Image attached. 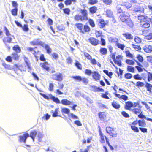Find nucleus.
I'll return each instance as SVG.
<instances>
[{
  "mask_svg": "<svg viewBox=\"0 0 152 152\" xmlns=\"http://www.w3.org/2000/svg\"><path fill=\"white\" fill-rule=\"evenodd\" d=\"M63 76L62 74L58 72L55 74L51 75V78L54 80L57 81H61L63 79Z\"/></svg>",
  "mask_w": 152,
  "mask_h": 152,
  "instance_id": "nucleus-1",
  "label": "nucleus"
},
{
  "mask_svg": "<svg viewBox=\"0 0 152 152\" xmlns=\"http://www.w3.org/2000/svg\"><path fill=\"white\" fill-rule=\"evenodd\" d=\"M130 17L129 14L126 12H124L122 13L120 16V18L121 21L123 22H124L129 19Z\"/></svg>",
  "mask_w": 152,
  "mask_h": 152,
  "instance_id": "nucleus-2",
  "label": "nucleus"
},
{
  "mask_svg": "<svg viewBox=\"0 0 152 152\" xmlns=\"http://www.w3.org/2000/svg\"><path fill=\"white\" fill-rule=\"evenodd\" d=\"M71 77L77 81H82L83 82L86 84H88V80L87 79L85 78H82L80 76H72Z\"/></svg>",
  "mask_w": 152,
  "mask_h": 152,
  "instance_id": "nucleus-3",
  "label": "nucleus"
},
{
  "mask_svg": "<svg viewBox=\"0 0 152 152\" xmlns=\"http://www.w3.org/2000/svg\"><path fill=\"white\" fill-rule=\"evenodd\" d=\"M107 132L110 136L113 137H116L117 134L115 131H114L113 129L110 127H107L106 128Z\"/></svg>",
  "mask_w": 152,
  "mask_h": 152,
  "instance_id": "nucleus-4",
  "label": "nucleus"
},
{
  "mask_svg": "<svg viewBox=\"0 0 152 152\" xmlns=\"http://www.w3.org/2000/svg\"><path fill=\"white\" fill-rule=\"evenodd\" d=\"M29 137V134L28 133H26L23 135L19 136V141L20 142H23L25 143L26 142L27 138Z\"/></svg>",
  "mask_w": 152,
  "mask_h": 152,
  "instance_id": "nucleus-5",
  "label": "nucleus"
},
{
  "mask_svg": "<svg viewBox=\"0 0 152 152\" xmlns=\"http://www.w3.org/2000/svg\"><path fill=\"white\" fill-rule=\"evenodd\" d=\"M44 42L39 40V39H35L31 42V44L34 45H40L42 46V45Z\"/></svg>",
  "mask_w": 152,
  "mask_h": 152,
  "instance_id": "nucleus-6",
  "label": "nucleus"
},
{
  "mask_svg": "<svg viewBox=\"0 0 152 152\" xmlns=\"http://www.w3.org/2000/svg\"><path fill=\"white\" fill-rule=\"evenodd\" d=\"M92 76L93 78L95 81L99 80L100 78V75L96 71H94L92 72Z\"/></svg>",
  "mask_w": 152,
  "mask_h": 152,
  "instance_id": "nucleus-7",
  "label": "nucleus"
},
{
  "mask_svg": "<svg viewBox=\"0 0 152 152\" xmlns=\"http://www.w3.org/2000/svg\"><path fill=\"white\" fill-rule=\"evenodd\" d=\"M143 50L146 53H150L152 51V46L150 45H146L143 47Z\"/></svg>",
  "mask_w": 152,
  "mask_h": 152,
  "instance_id": "nucleus-8",
  "label": "nucleus"
},
{
  "mask_svg": "<svg viewBox=\"0 0 152 152\" xmlns=\"http://www.w3.org/2000/svg\"><path fill=\"white\" fill-rule=\"evenodd\" d=\"M90 43L93 45L96 46L99 44V40L93 37H91L89 39Z\"/></svg>",
  "mask_w": 152,
  "mask_h": 152,
  "instance_id": "nucleus-9",
  "label": "nucleus"
},
{
  "mask_svg": "<svg viewBox=\"0 0 152 152\" xmlns=\"http://www.w3.org/2000/svg\"><path fill=\"white\" fill-rule=\"evenodd\" d=\"M150 26V25L149 23L146 22V21H140V26L141 27L147 28L149 27Z\"/></svg>",
  "mask_w": 152,
  "mask_h": 152,
  "instance_id": "nucleus-10",
  "label": "nucleus"
},
{
  "mask_svg": "<svg viewBox=\"0 0 152 152\" xmlns=\"http://www.w3.org/2000/svg\"><path fill=\"white\" fill-rule=\"evenodd\" d=\"M42 47L45 48L48 53L50 54L51 53L52 50L48 45L44 43L42 45Z\"/></svg>",
  "mask_w": 152,
  "mask_h": 152,
  "instance_id": "nucleus-11",
  "label": "nucleus"
},
{
  "mask_svg": "<svg viewBox=\"0 0 152 152\" xmlns=\"http://www.w3.org/2000/svg\"><path fill=\"white\" fill-rule=\"evenodd\" d=\"M90 87L91 90L94 91H104V89L99 87H97L95 86H91Z\"/></svg>",
  "mask_w": 152,
  "mask_h": 152,
  "instance_id": "nucleus-12",
  "label": "nucleus"
},
{
  "mask_svg": "<svg viewBox=\"0 0 152 152\" xmlns=\"http://www.w3.org/2000/svg\"><path fill=\"white\" fill-rule=\"evenodd\" d=\"M73 103V102L70 101L66 99H64L61 100V103L64 105H71Z\"/></svg>",
  "mask_w": 152,
  "mask_h": 152,
  "instance_id": "nucleus-13",
  "label": "nucleus"
},
{
  "mask_svg": "<svg viewBox=\"0 0 152 152\" xmlns=\"http://www.w3.org/2000/svg\"><path fill=\"white\" fill-rule=\"evenodd\" d=\"M133 106V104L130 101H128L126 103L125 108L126 109L129 110Z\"/></svg>",
  "mask_w": 152,
  "mask_h": 152,
  "instance_id": "nucleus-14",
  "label": "nucleus"
},
{
  "mask_svg": "<svg viewBox=\"0 0 152 152\" xmlns=\"http://www.w3.org/2000/svg\"><path fill=\"white\" fill-rule=\"evenodd\" d=\"M144 10V8L142 7L137 8L136 7H134V10L137 13H143Z\"/></svg>",
  "mask_w": 152,
  "mask_h": 152,
  "instance_id": "nucleus-15",
  "label": "nucleus"
},
{
  "mask_svg": "<svg viewBox=\"0 0 152 152\" xmlns=\"http://www.w3.org/2000/svg\"><path fill=\"white\" fill-rule=\"evenodd\" d=\"M48 65V63L46 62H45L44 63H41L40 64V65L41 66L47 71H48L49 69Z\"/></svg>",
  "mask_w": 152,
  "mask_h": 152,
  "instance_id": "nucleus-16",
  "label": "nucleus"
},
{
  "mask_svg": "<svg viewBox=\"0 0 152 152\" xmlns=\"http://www.w3.org/2000/svg\"><path fill=\"white\" fill-rule=\"evenodd\" d=\"M81 12L83 15V16H82L83 17V19H84L85 20H87V11L85 10H81Z\"/></svg>",
  "mask_w": 152,
  "mask_h": 152,
  "instance_id": "nucleus-17",
  "label": "nucleus"
},
{
  "mask_svg": "<svg viewBox=\"0 0 152 152\" xmlns=\"http://www.w3.org/2000/svg\"><path fill=\"white\" fill-rule=\"evenodd\" d=\"M123 35L127 39H133V36L131 34L128 33L123 34Z\"/></svg>",
  "mask_w": 152,
  "mask_h": 152,
  "instance_id": "nucleus-18",
  "label": "nucleus"
},
{
  "mask_svg": "<svg viewBox=\"0 0 152 152\" xmlns=\"http://www.w3.org/2000/svg\"><path fill=\"white\" fill-rule=\"evenodd\" d=\"M37 134V132L35 130H34L30 132V135L29 137L32 138L33 141H34V138L36 137V135Z\"/></svg>",
  "mask_w": 152,
  "mask_h": 152,
  "instance_id": "nucleus-19",
  "label": "nucleus"
},
{
  "mask_svg": "<svg viewBox=\"0 0 152 152\" xmlns=\"http://www.w3.org/2000/svg\"><path fill=\"white\" fill-rule=\"evenodd\" d=\"M99 116L101 120L104 121L105 120L106 115L104 112H100L99 113Z\"/></svg>",
  "mask_w": 152,
  "mask_h": 152,
  "instance_id": "nucleus-20",
  "label": "nucleus"
},
{
  "mask_svg": "<svg viewBox=\"0 0 152 152\" xmlns=\"http://www.w3.org/2000/svg\"><path fill=\"white\" fill-rule=\"evenodd\" d=\"M124 22L129 27H132L133 26V23L130 18L125 21Z\"/></svg>",
  "mask_w": 152,
  "mask_h": 152,
  "instance_id": "nucleus-21",
  "label": "nucleus"
},
{
  "mask_svg": "<svg viewBox=\"0 0 152 152\" xmlns=\"http://www.w3.org/2000/svg\"><path fill=\"white\" fill-rule=\"evenodd\" d=\"M51 97L50 99L52 100L54 102H55L57 103H60V101L59 99L57 97H55L52 96L51 94Z\"/></svg>",
  "mask_w": 152,
  "mask_h": 152,
  "instance_id": "nucleus-22",
  "label": "nucleus"
},
{
  "mask_svg": "<svg viewBox=\"0 0 152 152\" xmlns=\"http://www.w3.org/2000/svg\"><path fill=\"white\" fill-rule=\"evenodd\" d=\"M83 17L82 16L79 15H76L74 17V19L76 21H79L80 20L81 21L85 20L84 19H83Z\"/></svg>",
  "mask_w": 152,
  "mask_h": 152,
  "instance_id": "nucleus-23",
  "label": "nucleus"
},
{
  "mask_svg": "<svg viewBox=\"0 0 152 152\" xmlns=\"http://www.w3.org/2000/svg\"><path fill=\"white\" fill-rule=\"evenodd\" d=\"M112 106L116 109H119L120 107V105L115 102H113L112 103Z\"/></svg>",
  "mask_w": 152,
  "mask_h": 152,
  "instance_id": "nucleus-24",
  "label": "nucleus"
},
{
  "mask_svg": "<svg viewBox=\"0 0 152 152\" xmlns=\"http://www.w3.org/2000/svg\"><path fill=\"white\" fill-rule=\"evenodd\" d=\"M106 13L107 16L112 18L114 17L113 12L110 10H107L106 11Z\"/></svg>",
  "mask_w": 152,
  "mask_h": 152,
  "instance_id": "nucleus-25",
  "label": "nucleus"
},
{
  "mask_svg": "<svg viewBox=\"0 0 152 152\" xmlns=\"http://www.w3.org/2000/svg\"><path fill=\"white\" fill-rule=\"evenodd\" d=\"M13 50L15 51L16 53H18L20 52L21 50L20 47L18 45L14 46L13 48Z\"/></svg>",
  "mask_w": 152,
  "mask_h": 152,
  "instance_id": "nucleus-26",
  "label": "nucleus"
},
{
  "mask_svg": "<svg viewBox=\"0 0 152 152\" xmlns=\"http://www.w3.org/2000/svg\"><path fill=\"white\" fill-rule=\"evenodd\" d=\"M12 58L15 60H18L19 59V56L17 53H13L11 55Z\"/></svg>",
  "mask_w": 152,
  "mask_h": 152,
  "instance_id": "nucleus-27",
  "label": "nucleus"
},
{
  "mask_svg": "<svg viewBox=\"0 0 152 152\" xmlns=\"http://www.w3.org/2000/svg\"><path fill=\"white\" fill-rule=\"evenodd\" d=\"M3 40L4 43L6 42L10 43L12 40V38L10 37L9 36L7 37H5Z\"/></svg>",
  "mask_w": 152,
  "mask_h": 152,
  "instance_id": "nucleus-28",
  "label": "nucleus"
},
{
  "mask_svg": "<svg viewBox=\"0 0 152 152\" xmlns=\"http://www.w3.org/2000/svg\"><path fill=\"white\" fill-rule=\"evenodd\" d=\"M145 87L147 88V90L149 92H151V88H152V85L146 82L145 85Z\"/></svg>",
  "mask_w": 152,
  "mask_h": 152,
  "instance_id": "nucleus-29",
  "label": "nucleus"
},
{
  "mask_svg": "<svg viewBox=\"0 0 152 152\" xmlns=\"http://www.w3.org/2000/svg\"><path fill=\"white\" fill-rule=\"evenodd\" d=\"M97 10V8L95 6H94L90 8L89 11L92 14L95 13Z\"/></svg>",
  "mask_w": 152,
  "mask_h": 152,
  "instance_id": "nucleus-30",
  "label": "nucleus"
},
{
  "mask_svg": "<svg viewBox=\"0 0 152 152\" xmlns=\"http://www.w3.org/2000/svg\"><path fill=\"white\" fill-rule=\"evenodd\" d=\"M100 52L102 54L105 55L107 53V50L105 48H102L100 50Z\"/></svg>",
  "mask_w": 152,
  "mask_h": 152,
  "instance_id": "nucleus-31",
  "label": "nucleus"
},
{
  "mask_svg": "<svg viewBox=\"0 0 152 152\" xmlns=\"http://www.w3.org/2000/svg\"><path fill=\"white\" fill-rule=\"evenodd\" d=\"M99 25L100 27H104L105 25V23L103 20L100 19L99 20Z\"/></svg>",
  "mask_w": 152,
  "mask_h": 152,
  "instance_id": "nucleus-32",
  "label": "nucleus"
},
{
  "mask_svg": "<svg viewBox=\"0 0 152 152\" xmlns=\"http://www.w3.org/2000/svg\"><path fill=\"white\" fill-rule=\"evenodd\" d=\"M147 16L144 15H139L138 16V19L140 21H146V17Z\"/></svg>",
  "mask_w": 152,
  "mask_h": 152,
  "instance_id": "nucleus-33",
  "label": "nucleus"
},
{
  "mask_svg": "<svg viewBox=\"0 0 152 152\" xmlns=\"http://www.w3.org/2000/svg\"><path fill=\"white\" fill-rule=\"evenodd\" d=\"M75 26L80 31H82L83 28V25L80 23H76Z\"/></svg>",
  "mask_w": 152,
  "mask_h": 152,
  "instance_id": "nucleus-34",
  "label": "nucleus"
},
{
  "mask_svg": "<svg viewBox=\"0 0 152 152\" xmlns=\"http://www.w3.org/2000/svg\"><path fill=\"white\" fill-rule=\"evenodd\" d=\"M132 111L135 114H137L138 113H140L141 111L140 108L139 107L135 108L132 110Z\"/></svg>",
  "mask_w": 152,
  "mask_h": 152,
  "instance_id": "nucleus-35",
  "label": "nucleus"
},
{
  "mask_svg": "<svg viewBox=\"0 0 152 152\" xmlns=\"http://www.w3.org/2000/svg\"><path fill=\"white\" fill-rule=\"evenodd\" d=\"M138 123L139 124V125L140 126L145 127V122L144 121H143L139 120L138 121Z\"/></svg>",
  "mask_w": 152,
  "mask_h": 152,
  "instance_id": "nucleus-36",
  "label": "nucleus"
},
{
  "mask_svg": "<svg viewBox=\"0 0 152 152\" xmlns=\"http://www.w3.org/2000/svg\"><path fill=\"white\" fill-rule=\"evenodd\" d=\"M116 44L117 47L122 50H123L125 48V45L123 44L117 42Z\"/></svg>",
  "mask_w": 152,
  "mask_h": 152,
  "instance_id": "nucleus-37",
  "label": "nucleus"
},
{
  "mask_svg": "<svg viewBox=\"0 0 152 152\" xmlns=\"http://www.w3.org/2000/svg\"><path fill=\"white\" fill-rule=\"evenodd\" d=\"M61 112L65 113L68 114L70 112V110L66 108H63L61 109Z\"/></svg>",
  "mask_w": 152,
  "mask_h": 152,
  "instance_id": "nucleus-38",
  "label": "nucleus"
},
{
  "mask_svg": "<svg viewBox=\"0 0 152 152\" xmlns=\"http://www.w3.org/2000/svg\"><path fill=\"white\" fill-rule=\"evenodd\" d=\"M18 11V9L15 7V8L13 9L11 11V13L12 15L14 16L17 15V12Z\"/></svg>",
  "mask_w": 152,
  "mask_h": 152,
  "instance_id": "nucleus-39",
  "label": "nucleus"
},
{
  "mask_svg": "<svg viewBox=\"0 0 152 152\" xmlns=\"http://www.w3.org/2000/svg\"><path fill=\"white\" fill-rule=\"evenodd\" d=\"M58 109H55V110L54 111H52V112L53 114H52V116L53 117H56L57 116H58Z\"/></svg>",
  "mask_w": 152,
  "mask_h": 152,
  "instance_id": "nucleus-40",
  "label": "nucleus"
},
{
  "mask_svg": "<svg viewBox=\"0 0 152 152\" xmlns=\"http://www.w3.org/2000/svg\"><path fill=\"white\" fill-rule=\"evenodd\" d=\"M127 69L128 71L131 72H134V68L133 66H128Z\"/></svg>",
  "mask_w": 152,
  "mask_h": 152,
  "instance_id": "nucleus-41",
  "label": "nucleus"
},
{
  "mask_svg": "<svg viewBox=\"0 0 152 152\" xmlns=\"http://www.w3.org/2000/svg\"><path fill=\"white\" fill-rule=\"evenodd\" d=\"M124 77L126 79H129L132 78V75L129 73H127L125 74Z\"/></svg>",
  "mask_w": 152,
  "mask_h": 152,
  "instance_id": "nucleus-42",
  "label": "nucleus"
},
{
  "mask_svg": "<svg viewBox=\"0 0 152 152\" xmlns=\"http://www.w3.org/2000/svg\"><path fill=\"white\" fill-rule=\"evenodd\" d=\"M126 62L127 64L129 65H133L134 64V62L132 60L126 59Z\"/></svg>",
  "mask_w": 152,
  "mask_h": 152,
  "instance_id": "nucleus-43",
  "label": "nucleus"
},
{
  "mask_svg": "<svg viewBox=\"0 0 152 152\" xmlns=\"http://www.w3.org/2000/svg\"><path fill=\"white\" fill-rule=\"evenodd\" d=\"M75 66L79 69H82V66L80 64L79 62L77 61H76L75 63Z\"/></svg>",
  "mask_w": 152,
  "mask_h": 152,
  "instance_id": "nucleus-44",
  "label": "nucleus"
},
{
  "mask_svg": "<svg viewBox=\"0 0 152 152\" xmlns=\"http://www.w3.org/2000/svg\"><path fill=\"white\" fill-rule=\"evenodd\" d=\"M110 39L111 42L116 43L118 41V39L115 37H110Z\"/></svg>",
  "mask_w": 152,
  "mask_h": 152,
  "instance_id": "nucleus-45",
  "label": "nucleus"
},
{
  "mask_svg": "<svg viewBox=\"0 0 152 152\" xmlns=\"http://www.w3.org/2000/svg\"><path fill=\"white\" fill-rule=\"evenodd\" d=\"M22 28L23 30L25 31H27L28 30L29 28L27 24H24V26L23 27H21Z\"/></svg>",
  "mask_w": 152,
  "mask_h": 152,
  "instance_id": "nucleus-46",
  "label": "nucleus"
},
{
  "mask_svg": "<svg viewBox=\"0 0 152 152\" xmlns=\"http://www.w3.org/2000/svg\"><path fill=\"white\" fill-rule=\"evenodd\" d=\"M126 53L127 57L131 58H133V55L130 53L129 51L127 50L126 51Z\"/></svg>",
  "mask_w": 152,
  "mask_h": 152,
  "instance_id": "nucleus-47",
  "label": "nucleus"
},
{
  "mask_svg": "<svg viewBox=\"0 0 152 152\" xmlns=\"http://www.w3.org/2000/svg\"><path fill=\"white\" fill-rule=\"evenodd\" d=\"M133 77L136 80H141L142 79V77L138 74L134 75Z\"/></svg>",
  "mask_w": 152,
  "mask_h": 152,
  "instance_id": "nucleus-48",
  "label": "nucleus"
},
{
  "mask_svg": "<svg viewBox=\"0 0 152 152\" xmlns=\"http://www.w3.org/2000/svg\"><path fill=\"white\" fill-rule=\"evenodd\" d=\"M69 117H71L73 119H78L79 118L78 116L75 115L72 113H70L69 115Z\"/></svg>",
  "mask_w": 152,
  "mask_h": 152,
  "instance_id": "nucleus-49",
  "label": "nucleus"
},
{
  "mask_svg": "<svg viewBox=\"0 0 152 152\" xmlns=\"http://www.w3.org/2000/svg\"><path fill=\"white\" fill-rule=\"evenodd\" d=\"M84 55L87 59L89 60L91 59L92 58L91 56L88 53L84 52Z\"/></svg>",
  "mask_w": 152,
  "mask_h": 152,
  "instance_id": "nucleus-50",
  "label": "nucleus"
},
{
  "mask_svg": "<svg viewBox=\"0 0 152 152\" xmlns=\"http://www.w3.org/2000/svg\"><path fill=\"white\" fill-rule=\"evenodd\" d=\"M121 5H118L116 7V9L117 12L118 13H120L122 12V10L121 9Z\"/></svg>",
  "mask_w": 152,
  "mask_h": 152,
  "instance_id": "nucleus-51",
  "label": "nucleus"
},
{
  "mask_svg": "<svg viewBox=\"0 0 152 152\" xmlns=\"http://www.w3.org/2000/svg\"><path fill=\"white\" fill-rule=\"evenodd\" d=\"M144 86V84L142 82L138 81L136 83V86L138 87H142Z\"/></svg>",
  "mask_w": 152,
  "mask_h": 152,
  "instance_id": "nucleus-52",
  "label": "nucleus"
},
{
  "mask_svg": "<svg viewBox=\"0 0 152 152\" xmlns=\"http://www.w3.org/2000/svg\"><path fill=\"white\" fill-rule=\"evenodd\" d=\"M4 29L5 30V34L7 36L9 37L11 35L9 30L5 26L4 27Z\"/></svg>",
  "mask_w": 152,
  "mask_h": 152,
  "instance_id": "nucleus-53",
  "label": "nucleus"
},
{
  "mask_svg": "<svg viewBox=\"0 0 152 152\" xmlns=\"http://www.w3.org/2000/svg\"><path fill=\"white\" fill-rule=\"evenodd\" d=\"M131 128L133 130L136 132H138L139 131L138 127L136 126H131Z\"/></svg>",
  "mask_w": 152,
  "mask_h": 152,
  "instance_id": "nucleus-54",
  "label": "nucleus"
},
{
  "mask_svg": "<svg viewBox=\"0 0 152 152\" xmlns=\"http://www.w3.org/2000/svg\"><path fill=\"white\" fill-rule=\"evenodd\" d=\"M152 80V74L149 72L148 75V81H150Z\"/></svg>",
  "mask_w": 152,
  "mask_h": 152,
  "instance_id": "nucleus-55",
  "label": "nucleus"
},
{
  "mask_svg": "<svg viewBox=\"0 0 152 152\" xmlns=\"http://www.w3.org/2000/svg\"><path fill=\"white\" fill-rule=\"evenodd\" d=\"M137 58L140 62H142L143 61V57L142 56L140 55H137Z\"/></svg>",
  "mask_w": 152,
  "mask_h": 152,
  "instance_id": "nucleus-56",
  "label": "nucleus"
},
{
  "mask_svg": "<svg viewBox=\"0 0 152 152\" xmlns=\"http://www.w3.org/2000/svg\"><path fill=\"white\" fill-rule=\"evenodd\" d=\"M54 85L52 83H50L49 86V90L50 91H52L53 90Z\"/></svg>",
  "mask_w": 152,
  "mask_h": 152,
  "instance_id": "nucleus-57",
  "label": "nucleus"
},
{
  "mask_svg": "<svg viewBox=\"0 0 152 152\" xmlns=\"http://www.w3.org/2000/svg\"><path fill=\"white\" fill-rule=\"evenodd\" d=\"M92 72L90 70L88 69H86L85 70V74L90 75L91 74H92Z\"/></svg>",
  "mask_w": 152,
  "mask_h": 152,
  "instance_id": "nucleus-58",
  "label": "nucleus"
},
{
  "mask_svg": "<svg viewBox=\"0 0 152 152\" xmlns=\"http://www.w3.org/2000/svg\"><path fill=\"white\" fill-rule=\"evenodd\" d=\"M63 11L65 14L69 15V14L70 10L69 8H65L63 9Z\"/></svg>",
  "mask_w": 152,
  "mask_h": 152,
  "instance_id": "nucleus-59",
  "label": "nucleus"
},
{
  "mask_svg": "<svg viewBox=\"0 0 152 152\" xmlns=\"http://www.w3.org/2000/svg\"><path fill=\"white\" fill-rule=\"evenodd\" d=\"M135 42L137 43H139L141 42V39L139 37H136L134 39Z\"/></svg>",
  "mask_w": 152,
  "mask_h": 152,
  "instance_id": "nucleus-60",
  "label": "nucleus"
},
{
  "mask_svg": "<svg viewBox=\"0 0 152 152\" xmlns=\"http://www.w3.org/2000/svg\"><path fill=\"white\" fill-rule=\"evenodd\" d=\"M12 56H8L6 58V60L7 62H11L12 61Z\"/></svg>",
  "mask_w": 152,
  "mask_h": 152,
  "instance_id": "nucleus-61",
  "label": "nucleus"
},
{
  "mask_svg": "<svg viewBox=\"0 0 152 152\" xmlns=\"http://www.w3.org/2000/svg\"><path fill=\"white\" fill-rule=\"evenodd\" d=\"M124 5L127 9L130 8L132 7V5L128 2L125 3L124 4Z\"/></svg>",
  "mask_w": 152,
  "mask_h": 152,
  "instance_id": "nucleus-62",
  "label": "nucleus"
},
{
  "mask_svg": "<svg viewBox=\"0 0 152 152\" xmlns=\"http://www.w3.org/2000/svg\"><path fill=\"white\" fill-rule=\"evenodd\" d=\"M32 74L34 77V79L35 80H36L37 81H38L39 79L37 75L34 72H32Z\"/></svg>",
  "mask_w": 152,
  "mask_h": 152,
  "instance_id": "nucleus-63",
  "label": "nucleus"
},
{
  "mask_svg": "<svg viewBox=\"0 0 152 152\" xmlns=\"http://www.w3.org/2000/svg\"><path fill=\"white\" fill-rule=\"evenodd\" d=\"M146 39L148 40L152 39V33H150L148 35L146 36Z\"/></svg>",
  "mask_w": 152,
  "mask_h": 152,
  "instance_id": "nucleus-64",
  "label": "nucleus"
}]
</instances>
